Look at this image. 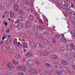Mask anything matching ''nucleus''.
<instances>
[{
    "mask_svg": "<svg viewBox=\"0 0 75 75\" xmlns=\"http://www.w3.org/2000/svg\"><path fill=\"white\" fill-rule=\"evenodd\" d=\"M34 64V61L33 60H28L26 62V65L27 66L33 65Z\"/></svg>",
    "mask_w": 75,
    "mask_h": 75,
    "instance_id": "obj_1",
    "label": "nucleus"
},
{
    "mask_svg": "<svg viewBox=\"0 0 75 75\" xmlns=\"http://www.w3.org/2000/svg\"><path fill=\"white\" fill-rule=\"evenodd\" d=\"M31 22L30 21H28L26 22V24L25 25V27L27 28H28L31 27Z\"/></svg>",
    "mask_w": 75,
    "mask_h": 75,
    "instance_id": "obj_2",
    "label": "nucleus"
},
{
    "mask_svg": "<svg viewBox=\"0 0 75 75\" xmlns=\"http://www.w3.org/2000/svg\"><path fill=\"white\" fill-rule=\"evenodd\" d=\"M13 44L16 46H17L19 47V48H21L22 47V44L20 43V42H17L16 41H13Z\"/></svg>",
    "mask_w": 75,
    "mask_h": 75,
    "instance_id": "obj_3",
    "label": "nucleus"
},
{
    "mask_svg": "<svg viewBox=\"0 0 75 75\" xmlns=\"http://www.w3.org/2000/svg\"><path fill=\"white\" fill-rule=\"evenodd\" d=\"M57 56L55 55H52L49 57V58L54 60H56L57 59Z\"/></svg>",
    "mask_w": 75,
    "mask_h": 75,
    "instance_id": "obj_4",
    "label": "nucleus"
},
{
    "mask_svg": "<svg viewBox=\"0 0 75 75\" xmlns=\"http://www.w3.org/2000/svg\"><path fill=\"white\" fill-rule=\"evenodd\" d=\"M13 2L12 0H8L6 2L7 5L6 6V8H9L10 7V5L11 4V3Z\"/></svg>",
    "mask_w": 75,
    "mask_h": 75,
    "instance_id": "obj_5",
    "label": "nucleus"
},
{
    "mask_svg": "<svg viewBox=\"0 0 75 75\" xmlns=\"http://www.w3.org/2000/svg\"><path fill=\"white\" fill-rule=\"evenodd\" d=\"M61 70L63 72L66 73L68 71V69H67V68L64 66H62L61 67Z\"/></svg>",
    "mask_w": 75,
    "mask_h": 75,
    "instance_id": "obj_6",
    "label": "nucleus"
},
{
    "mask_svg": "<svg viewBox=\"0 0 75 75\" xmlns=\"http://www.w3.org/2000/svg\"><path fill=\"white\" fill-rule=\"evenodd\" d=\"M42 41L45 44L48 45L50 44V42L48 41V40L45 39H42Z\"/></svg>",
    "mask_w": 75,
    "mask_h": 75,
    "instance_id": "obj_7",
    "label": "nucleus"
},
{
    "mask_svg": "<svg viewBox=\"0 0 75 75\" xmlns=\"http://www.w3.org/2000/svg\"><path fill=\"white\" fill-rule=\"evenodd\" d=\"M14 10L15 12H17L19 8H18V6L17 5H15L13 7Z\"/></svg>",
    "mask_w": 75,
    "mask_h": 75,
    "instance_id": "obj_8",
    "label": "nucleus"
},
{
    "mask_svg": "<svg viewBox=\"0 0 75 75\" xmlns=\"http://www.w3.org/2000/svg\"><path fill=\"white\" fill-rule=\"evenodd\" d=\"M30 44L33 47H35L36 48L37 47V45L35 43L31 41L30 42Z\"/></svg>",
    "mask_w": 75,
    "mask_h": 75,
    "instance_id": "obj_9",
    "label": "nucleus"
},
{
    "mask_svg": "<svg viewBox=\"0 0 75 75\" xmlns=\"http://www.w3.org/2000/svg\"><path fill=\"white\" fill-rule=\"evenodd\" d=\"M66 48L67 50L68 51H72V46L71 45V44H70V45H67Z\"/></svg>",
    "mask_w": 75,
    "mask_h": 75,
    "instance_id": "obj_10",
    "label": "nucleus"
},
{
    "mask_svg": "<svg viewBox=\"0 0 75 75\" xmlns=\"http://www.w3.org/2000/svg\"><path fill=\"white\" fill-rule=\"evenodd\" d=\"M35 35L38 38H42V36L41 34H39L38 32H36L35 33Z\"/></svg>",
    "mask_w": 75,
    "mask_h": 75,
    "instance_id": "obj_11",
    "label": "nucleus"
},
{
    "mask_svg": "<svg viewBox=\"0 0 75 75\" xmlns=\"http://www.w3.org/2000/svg\"><path fill=\"white\" fill-rule=\"evenodd\" d=\"M47 32L48 33V34L50 36H52V35L53 34L52 33H51V29L50 28H49L47 29Z\"/></svg>",
    "mask_w": 75,
    "mask_h": 75,
    "instance_id": "obj_12",
    "label": "nucleus"
},
{
    "mask_svg": "<svg viewBox=\"0 0 75 75\" xmlns=\"http://www.w3.org/2000/svg\"><path fill=\"white\" fill-rule=\"evenodd\" d=\"M61 64L62 65H65L66 64L68 65V63L67 61L66 60H62L61 61Z\"/></svg>",
    "mask_w": 75,
    "mask_h": 75,
    "instance_id": "obj_13",
    "label": "nucleus"
},
{
    "mask_svg": "<svg viewBox=\"0 0 75 75\" xmlns=\"http://www.w3.org/2000/svg\"><path fill=\"white\" fill-rule=\"evenodd\" d=\"M32 56V53L30 52H28L26 54V57L28 58L29 57H31Z\"/></svg>",
    "mask_w": 75,
    "mask_h": 75,
    "instance_id": "obj_14",
    "label": "nucleus"
},
{
    "mask_svg": "<svg viewBox=\"0 0 75 75\" xmlns=\"http://www.w3.org/2000/svg\"><path fill=\"white\" fill-rule=\"evenodd\" d=\"M0 7L2 10H4L5 9V7L3 3H1L0 4Z\"/></svg>",
    "mask_w": 75,
    "mask_h": 75,
    "instance_id": "obj_15",
    "label": "nucleus"
},
{
    "mask_svg": "<svg viewBox=\"0 0 75 75\" xmlns=\"http://www.w3.org/2000/svg\"><path fill=\"white\" fill-rule=\"evenodd\" d=\"M45 28V26H42L41 27L40 25H38V28L40 30H44Z\"/></svg>",
    "mask_w": 75,
    "mask_h": 75,
    "instance_id": "obj_16",
    "label": "nucleus"
},
{
    "mask_svg": "<svg viewBox=\"0 0 75 75\" xmlns=\"http://www.w3.org/2000/svg\"><path fill=\"white\" fill-rule=\"evenodd\" d=\"M21 70L23 71H26V67L24 64H23L22 65V67L21 68Z\"/></svg>",
    "mask_w": 75,
    "mask_h": 75,
    "instance_id": "obj_17",
    "label": "nucleus"
},
{
    "mask_svg": "<svg viewBox=\"0 0 75 75\" xmlns=\"http://www.w3.org/2000/svg\"><path fill=\"white\" fill-rule=\"evenodd\" d=\"M29 19L30 21H33L34 20V17L32 15H30L29 17Z\"/></svg>",
    "mask_w": 75,
    "mask_h": 75,
    "instance_id": "obj_18",
    "label": "nucleus"
},
{
    "mask_svg": "<svg viewBox=\"0 0 75 75\" xmlns=\"http://www.w3.org/2000/svg\"><path fill=\"white\" fill-rule=\"evenodd\" d=\"M29 71L31 74H35V70L34 69H30Z\"/></svg>",
    "mask_w": 75,
    "mask_h": 75,
    "instance_id": "obj_19",
    "label": "nucleus"
},
{
    "mask_svg": "<svg viewBox=\"0 0 75 75\" xmlns=\"http://www.w3.org/2000/svg\"><path fill=\"white\" fill-rule=\"evenodd\" d=\"M18 13L19 15H21V16H23V11L21 9H20L19 10Z\"/></svg>",
    "mask_w": 75,
    "mask_h": 75,
    "instance_id": "obj_20",
    "label": "nucleus"
},
{
    "mask_svg": "<svg viewBox=\"0 0 75 75\" xmlns=\"http://www.w3.org/2000/svg\"><path fill=\"white\" fill-rule=\"evenodd\" d=\"M38 25L37 26L36 25H34L33 26V28L35 31H38Z\"/></svg>",
    "mask_w": 75,
    "mask_h": 75,
    "instance_id": "obj_21",
    "label": "nucleus"
},
{
    "mask_svg": "<svg viewBox=\"0 0 75 75\" xmlns=\"http://www.w3.org/2000/svg\"><path fill=\"white\" fill-rule=\"evenodd\" d=\"M45 65L46 67L47 68H48V67H51V68H53V66H51V64L48 63H47L45 64Z\"/></svg>",
    "mask_w": 75,
    "mask_h": 75,
    "instance_id": "obj_22",
    "label": "nucleus"
},
{
    "mask_svg": "<svg viewBox=\"0 0 75 75\" xmlns=\"http://www.w3.org/2000/svg\"><path fill=\"white\" fill-rule=\"evenodd\" d=\"M43 53L44 55H45V56H47V55H48L49 54V53L46 50H45L43 52Z\"/></svg>",
    "mask_w": 75,
    "mask_h": 75,
    "instance_id": "obj_23",
    "label": "nucleus"
},
{
    "mask_svg": "<svg viewBox=\"0 0 75 75\" xmlns=\"http://www.w3.org/2000/svg\"><path fill=\"white\" fill-rule=\"evenodd\" d=\"M60 40L62 41V42L63 43H67V40H65V39L64 38H61L60 39Z\"/></svg>",
    "mask_w": 75,
    "mask_h": 75,
    "instance_id": "obj_24",
    "label": "nucleus"
},
{
    "mask_svg": "<svg viewBox=\"0 0 75 75\" xmlns=\"http://www.w3.org/2000/svg\"><path fill=\"white\" fill-rule=\"evenodd\" d=\"M54 67L55 68H59L61 67V65L59 63H58L57 64H55Z\"/></svg>",
    "mask_w": 75,
    "mask_h": 75,
    "instance_id": "obj_25",
    "label": "nucleus"
},
{
    "mask_svg": "<svg viewBox=\"0 0 75 75\" xmlns=\"http://www.w3.org/2000/svg\"><path fill=\"white\" fill-rule=\"evenodd\" d=\"M7 46L5 45L4 46H3L2 47V49L4 51H7Z\"/></svg>",
    "mask_w": 75,
    "mask_h": 75,
    "instance_id": "obj_26",
    "label": "nucleus"
},
{
    "mask_svg": "<svg viewBox=\"0 0 75 75\" xmlns=\"http://www.w3.org/2000/svg\"><path fill=\"white\" fill-rule=\"evenodd\" d=\"M11 38H9L6 40V44H10L11 41Z\"/></svg>",
    "mask_w": 75,
    "mask_h": 75,
    "instance_id": "obj_27",
    "label": "nucleus"
},
{
    "mask_svg": "<svg viewBox=\"0 0 75 75\" xmlns=\"http://www.w3.org/2000/svg\"><path fill=\"white\" fill-rule=\"evenodd\" d=\"M18 20L20 21H23L24 19V18H23V17H22V16H18Z\"/></svg>",
    "mask_w": 75,
    "mask_h": 75,
    "instance_id": "obj_28",
    "label": "nucleus"
},
{
    "mask_svg": "<svg viewBox=\"0 0 75 75\" xmlns=\"http://www.w3.org/2000/svg\"><path fill=\"white\" fill-rule=\"evenodd\" d=\"M62 4L63 6V7H65L66 8H68V4L67 3H65V2H63L62 3Z\"/></svg>",
    "mask_w": 75,
    "mask_h": 75,
    "instance_id": "obj_29",
    "label": "nucleus"
},
{
    "mask_svg": "<svg viewBox=\"0 0 75 75\" xmlns=\"http://www.w3.org/2000/svg\"><path fill=\"white\" fill-rule=\"evenodd\" d=\"M56 73L57 75H61V74H62V71L60 70H57Z\"/></svg>",
    "mask_w": 75,
    "mask_h": 75,
    "instance_id": "obj_30",
    "label": "nucleus"
},
{
    "mask_svg": "<svg viewBox=\"0 0 75 75\" xmlns=\"http://www.w3.org/2000/svg\"><path fill=\"white\" fill-rule=\"evenodd\" d=\"M38 54L39 57H41V56H42V53L40 50H39L38 51Z\"/></svg>",
    "mask_w": 75,
    "mask_h": 75,
    "instance_id": "obj_31",
    "label": "nucleus"
},
{
    "mask_svg": "<svg viewBox=\"0 0 75 75\" xmlns=\"http://www.w3.org/2000/svg\"><path fill=\"white\" fill-rule=\"evenodd\" d=\"M9 16L10 17H13L14 16V13L12 11L10 12Z\"/></svg>",
    "mask_w": 75,
    "mask_h": 75,
    "instance_id": "obj_32",
    "label": "nucleus"
},
{
    "mask_svg": "<svg viewBox=\"0 0 75 75\" xmlns=\"http://www.w3.org/2000/svg\"><path fill=\"white\" fill-rule=\"evenodd\" d=\"M7 38V35L6 34H4L3 37L2 38V40H4L5 39H6Z\"/></svg>",
    "mask_w": 75,
    "mask_h": 75,
    "instance_id": "obj_33",
    "label": "nucleus"
},
{
    "mask_svg": "<svg viewBox=\"0 0 75 75\" xmlns=\"http://www.w3.org/2000/svg\"><path fill=\"white\" fill-rule=\"evenodd\" d=\"M20 1L18 0H15L13 1V4L15 5H17V4H18V3Z\"/></svg>",
    "mask_w": 75,
    "mask_h": 75,
    "instance_id": "obj_34",
    "label": "nucleus"
},
{
    "mask_svg": "<svg viewBox=\"0 0 75 75\" xmlns=\"http://www.w3.org/2000/svg\"><path fill=\"white\" fill-rule=\"evenodd\" d=\"M44 75H50L51 74L49 72V71H45L44 72Z\"/></svg>",
    "mask_w": 75,
    "mask_h": 75,
    "instance_id": "obj_35",
    "label": "nucleus"
},
{
    "mask_svg": "<svg viewBox=\"0 0 75 75\" xmlns=\"http://www.w3.org/2000/svg\"><path fill=\"white\" fill-rule=\"evenodd\" d=\"M15 58L16 59H20V55L19 54H17L15 56Z\"/></svg>",
    "mask_w": 75,
    "mask_h": 75,
    "instance_id": "obj_36",
    "label": "nucleus"
},
{
    "mask_svg": "<svg viewBox=\"0 0 75 75\" xmlns=\"http://www.w3.org/2000/svg\"><path fill=\"white\" fill-rule=\"evenodd\" d=\"M52 43L53 44H55L57 42H56V40H55V38H52Z\"/></svg>",
    "mask_w": 75,
    "mask_h": 75,
    "instance_id": "obj_37",
    "label": "nucleus"
},
{
    "mask_svg": "<svg viewBox=\"0 0 75 75\" xmlns=\"http://www.w3.org/2000/svg\"><path fill=\"white\" fill-rule=\"evenodd\" d=\"M8 66L9 68H13V65L11 63H9Z\"/></svg>",
    "mask_w": 75,
    "mask_h": 75,
    "instance_id": "obj_38",
    "label": "nucleus"
},
{
    "mask_svg": "<svg viewBox=\"0 0 75 75\" xmlns=\"http://www.w3.org/2000/svg\"><path fill=\"white\" fill-rule=\"evenodd\" d=\"M4 15L6 17H8L9 16V12L8 11L4 13Z\"/></svg>",
    "mask_w": 75,
    "mask_h": 75,
    "instance_id": "obj_39",
    "label": "nucleus"
},
{
    "mask_svg": "<svg viewBox=\"0 0 75 75\" xmlns=\"http://www.w3.org/2000/svg\"><path fill=\"white\" fill-rule=\"evenodd\" d=\"M70 54L71 55H73L75 58V52H71L70 53Z\"/></svg>",
    "mask_w": 75,
    "mask_h": 75,
    "instance_id": "obj_40",
    "label": "nucleus"
},
{
    "mask_svg": "<svg viewBox=\"0 0 75 75\" xmlns=\"http://www.w3.org/2000/svg\"><path fill=\"white\" fill-rule=\"evenodd\" d=\"M71 45L72 47V49L75 51V47L74 46V45L72 44H71Z\"/></svg>",
    "mask_w": 75,
    "mask_h": 75,
    "instance_id": "obj_41",
    "label": "nucleus"
},
{
    "mask_svg": "<svg viewBox=\"0 0 75 75\" xmlns=\"http://www.w3.org/2000/svg\"><path fill=\"white\" fill-rule=\"evenodd\" d=\"M16 28L18 30H21V27L18 24L16 25Z\"/></svg>",
    "mask_w": 75,
    "mask_h": 75,
    "instance_id": "obj_42",
    "label": "nucleus"
},
{
    "mask_svg": "<svg viewBox=\"0 0 75 75\" xmlns=\"http://www.w3.org/2000/svg\"><path fill=\"white\" fill-rule=\"evenodd\" d=\"M18 25H19L20 27H21V28H22V27H23V23H19L18 24Z\"/></svg>",
    "mask_w": 75,
    "mask_h": 75,
    "instance_id": "obj_43",
    "label": "nucleus"
},
{
    "mask_svg": "<svg viewBox=\"0 0 75 75\" xmlns=\"http://www.w3.org/2000/svg\"><path fill=\"white\" fill-rule=\"evenodd\" d=\"M21 66H18L16 67V71H18V70H20V68Z\"/></svg>",
    "mask_w": 75,
    "mask_h": 75,
    "instance_id": "obj_44",
    "label": "nucleus"
},
{
    "mask_svg": "<svg viewBox=\"0 0 75 75\" xmlns=\"http://www.w3.org/2000/svg\"><path fill=\"white\" fill-rule=\"evenodd\" d=\"M69 74H70V75H74V71H69Z\"/></svg>",
    "mask_w": 75,
    "mask_h": 75,
    "instance_id": "obj_45",
    "label": "nucleus"
},
{
    "mask_svg": "<svg viewBox=\"0 0 75 75\" xmlns=\"http://www.w3.org/2000/svg\"><path fill=\"white\" fill-rule=\"evenodd\" d=\"M64 56L66 57V58L67 59L70 57L69 54H66Z\"/></svg>",
    "mask_w": 75,
    "mask_h": 75,
    "instance_id": "obj_46",
    "label": "nucleus"
},
{
    "mask_svg": "<svg viewBox=\"0 0 75 75\" xmlns=\"http://www.w3.org/2000/svg\"><path fill=\"white\" fill-rule=\"evenodd\" d=\"M39 22L40 24H42V25H44V22L42 21V20H39Z\"/></svg>",
    "mask_w": 75,
    "mask_h": 75,
    "instance_id": "obj_47",
    "label": "nucleus"
},
{
    "mask_svg": "<svg viewBox=\"0 0 75 75\" xmlns=\"http://www.w3.org/2000/svg\"><path fill=\"white\" fill-rule=\"evenodd\" d=\"M68 59L70 61H72V58L70 56H69L68 59Z\"/></svg>",
    "mask_w": 75,
    "mask_h": 75,
    "instance_id": "obj_48",
    "label": "nucleus"
},
{
    "mask_svg": "<svg viewBox=\"0 0 75 75\" xmlns=\"http://www.w3.org/2000/svg\"><path fill=\"white\" fill-rule=\"evenodd\" d=\"M5 33H6V34L9 33H10V29H7L6 31H5Z\"/></svg>",
    "mask_w": 75,
    "mask_h": 75,
    "instance_id": "obj_49",
    "label": "nucleus"
},
{
    "mask_svg": "<svg viewBox=\"0 0 75 75\" xmlns=\"http://www.w3.org/2000/svg\"><path fill=\"white\" fill-rule=\"evenodd\" d=\"M54 37L55 38H57V39H58V38H59L60 37V36L59 35H56L54 36Z\"/></svg>",
    "mask_w": 75,
    "mask_h": 75,
    "instance_id": "obj_50",
    "label": "nucleus"
},
{
    "mask_svg": "<svg viewBox=\"0 0 75 75\" xmlns=\"http://www.w3.org/2000/svg\"><path fill=\"white\" fill-rule=\"evenodd\" d=\"M36 64H37L39 67H40L41 66V63L40 62H36Z\"/></svg>",
    "mask_w": 75,
    "mask_h": 75,
    "instance_id": "obj_51",
    "label": "nucleus"
},
{
    "mask_svg": "<svg viewBox=\"0 0 75 75\" xmlns=\"http://www.w3.org/2000/svg\"><path fill=\"white\" fill-rule=\"evenodd\" d=\"M64 47H61L60 50L61 51H64Z\"/></svg>",
    "mask_w": 75,
    "mask_h": 75,
    "instance_id": "obj_52",
    "label": "nucleus"
},
{
    "mask_svg": "<svg viewBox=\"0 0 75 75\" xmlns=\"http://www.w3.org/2000/svg\"><path fill=\"white\" fill-rule=\"evenodd\" d=\"M58 62L57 61H55L54 62H53V64H55V65H56V64H58Z\"/></svg>",
    "mask_w": 75,
    "mask_h": 75,
    "instance_id": "obj_53",
    "label": "nucleus"
},
{
    "mask_svg": "<svg viewBox=\"0 0 75 75\" xmlns=\"http://www.w3.org/2000/svg\"><path fill=\"white\" fill-rule=\"evenodd\" d=\"M41 69H38L37 70L36 72L38 74H39L40 72H41Z\"/></svg>",
    "mask_w": 75,
    "mask_h": 75,
    "instance_id": "obj_54",
    "label": "nucleus"
},
{
    "mask_svg": "<svg viewBox=\"0 0 75 75\" xmlns=\"http://www.w3.org/2000/svg\"><path fill=\"white\" fill-rule=\"evenodd\" d=\"M64 15L65 17H68V15H67V13L66 12H64Z\"/></svg>",
    "mask_w": 75,
    "mask_h": 75,
    "instance_id": "obj_55",
    "label": "nucleus"
},
{
    "mask_svg": "<svg viewBox=\"0 0 75 75\" xmlns=\"http://www.w3.org/2000/svg\"><path fill=\"white\" fill-rule=\"evenodd\" d=\"M18 62L17 61H15V62L14 63V64L17 65H18Z\"/></svg>",
    "mask_w": 75,
    "mask_h": 75,
    "instance_id": "obj_56",
    "label": "nucleus"
},
{
    "mask_svg": "<svg viewBox=\"0 0 75 75\" xmlns=\"http://www.w3.org/2000/svg\"><path fill=\"white\" fill-rule=\"evenodd\" d=\"M52 68H51L50 69V71H52V72H55V70L54 69H52Z\"/></svg>",
    "mask_w": 75,
    "mask_h": 75,
    "instance_id": "obj_57",
    "label": "nucleus"
},
{
    "mask_svg": "<svg viewBox=\"0 0 75 75\" xmlns=\"http://www.w3.org/2000/svg\"><path fill=\"white\" fill-rule=\"evenodd\" d=\"M44 34L46 36H47V35H48V33L46 31H45V32Z\"/></svg>",
    "mask_w": 75,
    "mask_h": 75,
    "instance_id": "obj_58",
    "label": "nucleus"
},
{
    "mask_svg": "<svg viewBox=\"0 0 75 75\" xmlns=\"http://www.w3.org/2000/svg\"><path fill=\"white\" fill-rule=\"evenodd\" d=\"M35 16H36V17H37V16H38V13H37V12H35Z\"/></svg>",
    "mask_w": 75,
    "mask_h": 75,
    "instance_id": "obj_59",
    "label": "nucleus"
},
{
    "mask_svg": "<svg viewBox=\"0 0 75 75\" xmlns=\"http://www.w3.org/2000/svg\"><path fill=\"white\" fill-rule=\"evenodd\" d=\"M25 48L26 50H28V46L27 45H25Z\"/></svg>",
    "mask_w": 75,
    "mask_h": 75,
    "instance_id": "obj_60",
    "label": "nucleus"
},
{
    "mask_svg": "<svg viewBox=\"0 0 75 75\" xmlns=\"http://www.w3.org/2000/svg\"><path fill=\"white\" fill-rule=\"evenodd\" d=\"M40 44H40V43L38 42L36 44V45H37V46H38V47H40Z\"/></svg>",
    "mask_w": 75,
    "mask_h": 75,
    "instance_id": "obj_61",
    "label": "nucleus"
},
{
    "mask_svg": "<svg viewBox=\"0 0 75 75\" xmlns=\"http://www.w3.org/2000/svg\"><path fill=\"white\" fill-rule=\"evenodd\" d=\"M4 41H0V45H3Z\"/></svg>",
    "mask_w": 75,
    "mask_h": 75,
    "instance_id": "obj_62",
    "label": "nucleus"
},
{
    "mask_svg": "<svg viewBox=\"0 0 75 75\" xmlns=\"http://www.w3.org/2000/svg\"><path fill=\"white\" fill-rule=\"evenodd\" d=\"M37 19L38 20H41V18L40 16L37 17Z\"/></svg>",
    "mask_w": 75,
    "mask_h": 75,
    "instance_id": "obj_63",
    "label": "nucleus"
},
{
    "mask_svg": "<svg viewBox=\"0 0 75 75\" xmlns=\"http://www.w3.org/2000/svg\"><path fill=\"white\" fill-rule=\"evenodd\" d=\"M18 75H24L23 73H19Z\"/></svg>",
    "mask_w": 75,
    "mask_h": 75,
    "instance_id": "obj_64",
    "label": "nucleus"
}]
</instances>
